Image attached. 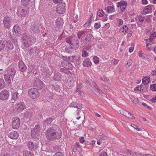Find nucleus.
Returning <instances> with one entry per match:
<instances>
[{
  "label": "nucleus",
  "mask_w": 156,
  "mask_h": 156,
  "mask_svg": "<svg viewBox=\"0 0 156 156\" xmlns=\"http://www.w3.org/2000/svg\"><path fill=\"white\" fill-rule=\"evenodd\" d=\"M41 128L38 125H36L31 130V136L34 137H37L40 134Z\"/></svg>",
  "instance_id": "0eeeda50"
},
{
  "label": "nucleus",
  "mask_w": 156,
  "mask_h": 156,
  "mask_svg": "<svg viewBox=\"0 0 156 156\" xmlns=\"http://www.w3.org/2000/svg\"><path fill=\"white\" fill-rule=\"evenodd\" d=\"M20 148L21 147L18 144H16L14 146L13 149L14 151H16L20 150Z\"/></svg>",
  "instance_id": "e433bc0d"
},
{
  "label": "nucleus",
  "mask_w": 156,
  "mask_h": 156,
  "mask_svg": "<svg viewBox=\"0 0 156 156\" xmlns=\"http://www.w3.org/2000/svg\"><path fill=\"white\" fill-rule=\"evenodd\" d=\"M127 153L128 154H129L131 155L132 156L134 155L135 153L134 152H132L130 150H127Z\"/></svg>",
  "instance_id": "052dcab7"
},
{
  "label": "nucleus",
  "mask_w": 156,
  "mask_h": 156,
  "mask_svg": "<svg viewBox=\"0 0 156 156\" xmlns=\"http://www.w3.org/2000/svg\"><path fill=\"white\" fill-rule=\"evenodd\" d=\"M16 108L20 111L23 110L25 108V106L23 103L20 102L16 105Z\"/></svg>",
  "instance_id": "6ab92c4d"
},
{
  "label": "nucleus",
  "mask_w": 156,
  "mask_h": 156,
  "mask_svg": "<svg viewBox=\"0 0 156 156\" xmlns=\"http://www.w3.org/2000/svg\"><path fill=\"white\" fill-rule=\"evenodd\" d=\"M120 112L122 115L124 116L126 115V114L129 113V112L124 109H122L120 110Z\"/></svg>",
  "instance_id": "49530a36"
},
{
  "label": "nucleus",
  "mask_w": 156,
  "mask_h": 156,
  "mask_svg": "<svg viewBox=\"0 0 156 156\" xmlns=\"http://www.w3.org/2000/svg\"><path fill=\"white\" fill-rule=\"evenodd\" d=\"M128 28L126 25H123L120 28V31H122V32L126 34L127 32V31L128 30Z\"/></svg>",
  "instance_id": "bb28decb"
},
{
  "label": "nucleus",
  "mask_w": 156,
  "mask_h": 156,
  "mask_svg": "<svg viewBox=\"0 0 156 156\" xmlns=\"http://www.w3.org/2000/svg\"><path fill=\"white\" fill-rule=\"evenodd\" d=\"M67 27H69L70 29H72L73 28V26L72 25V23H69L66 25Z\"/></svg>",
  "instance_id": "69168bd1"
},
{
  "label": "nucleus",
  "mask_w": 156,
  "mask_h": 156,
  "mask_svg": "<svg viewBox=\"0 0 156 156\" xmlns=\"http://www.w3.org/2000/svg\"><path fill=\"white\" fill-rule=\"evenodd\" d=\"M11 40L12 42L15 44H17V39L16 37H12L11 38Z\"/></svg>",
  "instance_id": "a19ab883"
},
{
  "label": "nucleus",
  "mask_w": 156,
  "mask_h": 156,
  "mask_svg": "<svg viewBox=\"0 0 156 156\" xmlns=\"http://www.w3.org/2000/svg\"><path fill=\"white\" fill-rule=\"evenodd\" d=\"M19 70L21 72H24L27 69L26 66L22 61H20L18 63Z\"/></svg>",
  "instance_id": "2eb2a0df"
},
{
  "label": "nucleus",
  "mask_w": 156,
  "mask_h": 156,
  "mask_svg": "<svg viewBox=\"0 0 156 156\" xmlns=\"http://www.w3.org/2000/svg\"><path fill=\"white\" fill-rule=\"evenodd\" d=\"M90 35L88 34H84L81 38V41L83 43H88L90 41Z\"/></svg>",
  "instance_id": "dca6fc26"
},
{
  "label": "nucleus",
  "mask_w": 156,
  "mask_h": 156,
  "mask_svg": "<svg viewBox=\"0 0 156 156\" xmlns=\"http://www.w3.org/2000/svg\"><path fill=\"white\" fill-rule=\"evenodd\" d=\"M140 154L141 156H152V155L149 154H143L140 153Z\"/></svg>",
  "instance_id": "774afa93"
},
{
  "label": "nucleus",
  "mask_w": 156,
  "mask_h": 156,
  "mask_svg": "<svg viewBox=\"0 0 156 156\" xmlns=\"http://www.w3.org/2000/svg\"><path fill=\"white\" fill-rule=\"evenodd\" d=\"M9 96V93L6 90H3L0 93V98L2 100H7Z\"/></svg>",
  "instance_id": "9d476101"
},
{
  "label": "nucleus",
  "mask_w": 156,
  "mask_h": 156,
  "mask_svg": "<svg viewBox=\"0 0 156 156\" xmlns=\"http://www.w3.org/2000/svg\"><path fill=\"white\" fill-rule=\"evenodd\" d=\"M101 27V25L100 23H95L94 25V27L95 29H97Z\"/></svg>",
  "instance_id": "8fccbe9b"
},
{
  "label": "nucleus",
  "mask_w": 156,
  "mask_h": 156,
  "mask_svg": "<svg viewBox=\"0 0 156 156\" xmlns=\"http://www.w3.org/2000/svg\"><path fill=\"white\" fill-rule=\"evenodd\" d=\"M53 120V119L51 118H47L44 121V124H47L48 125H50Z\"/></svg>",
  "instance_id": "7c9ffc66"
},
{
  "label": "nucleus",
  "mask_w": 156,
  "mask_h": 156,
  "mask_svg": "<svg viewBox=\"0 0 156 156\" xmlns=\"http://www.w3.org/2000/svg\"><path fill=\"white\" fill-rule=\"evenodd\" d=\"M152 11L151 5H148L146 6L144 10V12L146 14L151 13Z\"/></svg>",
  "instance_id": "aec40b11"
},
{
  "label": "nucleus",
  "mask_w": 156,
  "mask_h": 156,
  "mask_svg": "<svg viewBox=\"0 0 156 156\" xmlns=\"http://www.w3.org/2000/svg\"><path fill=\"white\" fill-rule=\"evenodd\" d=\"M132 60L131 59H129L127 63L126 64V65H128V66L129 67L132 64Z\"/></svg>",
  "instance_id": "680f3d73"
},
{
  "label": "nucleus",
  "mask_w": 156,
  "mask_h": 156,
  "mask_svg": "<svg viewBox=\"0 0 156 156\" xmlns=\"http://www.w3.org/2000/svg\"><path fill=\"white\" fill-rule=\"evenodd\" d=\"M32 115V113L31 112H25L24 114V117L27 119H28L30 118Z\"/></svg>",
  "instance_id": "72a5a7b5"
},
{
  "label": "nucleus",
  "mask_w": 156,
  "mask_h": 156,
  "mask_svg": "<svg viewBox=\"0 0 156 156\" xmlns=\"http://www.w3.org/2000/svg\"><path fill=\"white\" fill-rule=\"evenodd\" d=\"M4 79L6 83L9 85L11 83V79H13V77H10V76L9 74L6 73L4 75Z\"/></svg>",
  "instance_id": "a211bd4d"
},
{
  "label": "nucleus",
  "mask_w": 156,
  "mask_h": 156,
  "mask_svg": "<svg viewBox=\"0 0 156 156\" xmlns=\"http://www.w3.org/2000/svg\"><path fill=\"white\" fill-rule=\"evenodd\" d=\"M82 55L83 57H86L88 55V53L86 51L83 50L82 52Z\"/></svg>",
  "instance_id": "3c124183"
},
{
  "label": "nucleus",
  "mask_w": 156,
  "mask_h": 156,
  "mask_svg": "<svg viewBox=\"0 0 156 156\" xmlns=\"http://www.w3.org/2000/svg\"><path fill=\"white\" fill-rule=\"evenodd\" d=\"M13 29L15 33H17L18 32V31L20 30V28L19 26L15 25L14 26Z\"/></svg>",
  "instance_id": "37998d69"
},
{
  "label": "nucleus",
  "mask_w": 156,
  "mask_h": 156,
  "mask_svg": "<svg viewBox=\"0 0 156 156\" xmlns=\"http://www.w3.org/2000/svg\"><path fill=\"white\" fill-rule=\"evenodd\" d=\"M5 42L4 41H0V51L2 50L5 47Z\"/></svg>",
  "instance_id": "ea45409f"
},
{
  "label": "nucleus",
  "mask_w": 156,
  "mask_h": 156,
  "mask_svg": "<svg viewBox=\"0 0 156 156\" xmlns=\"http://www.w3.org/2000/svg\"><path fill=\"white\" fill-rule=\"evenodd\" d=\"M99 58L97 56H95L94 57V62L96 64H98L99 62Z\"/></svg>",
  "instance_id": "c03bdc74"
},
{
  "label": "nucleus",
  "mask_w": 156,
  "mask_h": 156,
  "mask_svg": "<svg viewBox=\"0 0 156 156\" xmlns=\"http://www.w3.org/2000/svg\"><path fill=\"white\" fill-rule=\"evenodd\" d=\"M145 19L144 16H139V20L140 22H143Z\"/></svg>",
  "instance_id": "13d9d810"
},
{
  "label": "nucleus",
  "mask_w": 156,
  "mask_h": 156,
  "mask_svg": "<svg viewBox=\"0 0 156 156\" xmlns=\"http://www.w3.org/2000/svg\"><path fill=\"white\" fill-rule=\"evenodd\" d=\"M16 73V70L14 68H9L7 74H9L10 76V77H14Z\"/></svg>",
  "instance_id": "412c9836"
},
{
  "label": "nucleus",
  "mask_w": 156,
  "mask_h": 156,
  "mask_svg": "<svg viewBox=\"0 0 156 156\" xmlns=\"http://www.w3.org/2000/svg\"><path fill=\"white\" fill-rule=\"evenodd\" d=\"M156 36V33H154L153 34H152L150 36V38L148 39H147V41L149 42H151L153 39L154 37Z\"/></svg>",
  "instance_id": "4c0bfd02"
},
{
  "label": "nucleus",
  "mask_w": 156,
  "mask_h": 156,
  "mask_svg": "<svg viewBox=\"0 0 156 156\" xmlns=\"http://www.w3.org/2000/svg\"><path fill=\"white\" fill-rule=\"evenodd\" d=\"M76 57L77 56H72L67 58V57L63 56L62 58L63 59L65 60H68L69 61H72L73 62L74 61V58H76Z\"/></svg>",
  "instance_id": "b1692460"
},
{
  "label": "nucleus",
  "mask_w": 156,
  "mask_h": 156,
  "mask_svg": "<svg viewBox=\"0 0 156 156\" xmlns=\"http://www.w3.org/2000/svg\"><path fill=\"white\" fill-rule=\"evenodd\" d=\"M20 119L18 117H16L12 118V127L14 129H18L20 126Z\"/></svg>",
  "instance_id": "1a4fd4ad"
},
{
  "label": "nucleus",
  "mask_w": 156,
  "mask_h": 156,
  "mask_svg": "<svg viewBox=\"0 0 156 156\" xmlns=\"http://www.w3.org/2000/svg\"><path fill=\"white\" fill-rule=\"evenodd\" d=\"M29 12V9L27 7L22 5L18 7L17 13L19 16H26Z\"/></svg>",
  "instance_id": "7ed1b4c3"
},
{
  "label": "nucleus",
  "mask_w": 156,
  "mask_h": 156,
  "mask_svg": "<svg viewBox=\"0 0 156 156\" xmlns=\"http://www.w3.org/2000/svg\"><path fill=\"white\" fill-rule=\"evenodd\" d=\"M150 81V77L148 76L145 77L142 80V82L144 85L147 84Z\"/></svg>",
  "instance_id": "c85d7f7f"
},
{
  "label": "nucleus",
  "mask_w": 156,
  "mask_h": 156,
  "mask_svg": "<svg viewBox=\"0 0 156 156\" xmlns=\"http://www.w3.org/2000/svg\"><path fill=\"white\" fill-rule=\"evenodd\" d=\"M72 49L71 48L66 47L65 48L66 52L67 53H70L72 52Z\"/></svg>",
  "instance_id": "603ef678"
},
{
  "label": "nucleus",
  "mask_w": 156,
  "mask_h": 156,
  "mask_svg": "<svg viewBox=\"0 0 156 156\" xmlns=\"http://www.w3.org/2000/svg\"><path fill=\"white\" fill-rule=\"evenodd\" d=\"M91 65L92 63L90 61V59L89 58H87L85 60L83 63V66L84 67H88L90 66Z\"/></svg>",
  "instance_id": "4be33fe9"
},
{
  "label": "nucleus",
  "mask_w": 156,
  "mask_h": 156,
  "mask_svg": "<svg viewBox=\"0 0 156 156\" xmlns=\"http://www.w3.org/2000/svg\"><path fill=\"white\" fill-rule=\"evenodd\" d=\"M65 5L64 2L60 3L57 6L56 10L57 13L59 14L64 13L66 10Z\"/></svg>",
  "instance_id": "6e6552de"
},
{
  "label": "nucleus",
  "mask_w": 156,
  "mask_h": 156,
  "mask_svg": "<svg viewBox=\"0 0 156 156\" xmlns=\"http://www.w3.org/2000/svg\"><path fill=\"white\" fill-rule=\"evenodd\" d=\"M7 44L6 45V48H7V51H9L13 49V46L10 40L7 41Z\"/></svg>",
  "instance_id": "5701e85b"
},
{
  "label": "nucleus",
  "mask_w": 156,
  "mask_h": 156,
  "mask_svg": "<svg viewBox=\"0 0 156 156\" xmlns=\"http://www.w3.org/2000/svg\"><path fill=\"white\" fill-rule=\"evenodd\" d=\"M45 136L47 139L52 141L59 139L62 136V132L57 126H52L47 129L45 132Z\"/></svg>",
  "instance_id": "f257e3e1"
},
{
  "label": "nucleus",
  "mask_w": 156,
  "mask_h": 156,
  "mask_svg": "<svg viewBox=\"0 0 156 156\" xmlns=\"http://www.w3.org/2000/svg\"><path fill=\"white\" fill-rule=\"evenodd\" d=\"M30 0H21V3L22 6L24 7H27L30 2Z\"/></svg>",
  "instance_id": "c756f323"
},
{
  "label": "nucleus",
  "mask_w": 156,
  "mask_h": 156,
  "mask_svg": "<svg viewBox=\"0 0 156 156\" xmlns=\"http://www.w3.org/2000/svg\"><path fill=\"white\" fill-rule=\"evenodd\" d=\"M34 85L35 87H37L38 89H40L42 88L43 87L42 81L36 78L34 80Z\"/></svg>",
  "instance_id": "4468645a"
},
{
  "label": "nucleus",
  "mask_w": 156,
  "mask_h": 156,
  "mask_svg": "<svg viewBox=\"0 0 156 156\" xmlns=\"http://www.w3.org/2000/svg\"><path fill=\"white\" fill-rule=\"evenodd\" d=\"M106 12L108 13H112L115 12V9L113 7L111 6H108L106 9Z\"/></svg>",
  "instance_id": "cd10ccee"
},
{
  "label": "nucleus",
  "mask_w": 156,
  "mask_h": 156,
  "mask_svg": "<svg viewBox=\"0 0 156 156\" xmlns=\"http://www.w3.org/2000/svg\"><path fill=\"white\" fill-rule=\"evenodd\" d=\"M118 21V25L119 27H120L123 24V21L122 20L120 19H117Z\"/></svg>",
  "instance_id": "4d7b16f0"
},
{
  "label": "nucleus",
  "mask_w": 156,
  "mask_h": 156,
  "mask_svg": "<svg viewBox=\"0 0 156 156\" xmlns=\"http://www.w3.org/2000/svg\"><path fill=\"white\" fill-rule=\"evenodd\" d=\"M29 30L30 31L32 34L37 33L39 31L38 27L37 25L35 24H31L30 26Z\"/></svg>",
  "instance_id": "f8f14e48"
},
{
  "label": "nucleus",
  "mask_w": 156,
  "mask_h": 156,
  "mask_svg": "<svg viewBox=\"0 0 156 156\" xmlns=\"http://www.w3.org/2000/svg\"><path fill=\"white\" fill-rule=\"evenodd\" d=\"M29 97L32 99H36L39 96V93L37 89L35 88L30 89L28 92Z\"/></svg>",
  "instance_id": "39448f33"
},
{
  "label": "nucleus",
  "mask_w": 156,
  "mask_h": 156,
  "mask_svg": "<svg viewBox=\"0 0 156 156\" xmlns=\"http://www.w3.org/2000/svg\"><path fill=\"white\" fill-rule=\"evenodd\" d=\"M131 100L135 104H136L138 103V100L137 98H135L134 97H131Z\"/></svg>",
  "instance_id": "a18cd8bd"
},
{
  "label": "nucleus",
  "mask_w": 156,
  "mask_h": 156,
  "mask_svg": "<svg viewBox=\"0 0 156 156\" xmlns=\"http://www.w3.org/2000/svg\"><path fill=\"white\" fill-rule=\"evenodd\" d=\"M93 83L94 84L93 85L95 87L96 89L98 91L99 94H101V93H102V91L99 88L97 84L95 83Z\"/></svg>",
  "instance_id": "79ce46f5"
},
{
  "label": "nucleus",
  "mask_w": 156,
  "mask_h": 156,
  "mask_svg": "<svg viewBox=\"0 0 156 156\" xmlns=\"http://www.w3.org/2000/svg\"><path fill=\"white\" fill-rule=\"evenodd\" d=\"M143 90V89L142 88L141 86H140V87H135L134 90L135 91H136L137 90H140V91H142Z\"/></svg>",
  "instance_id": "6e6d98bb"
},
{
  "label": "nucleus",
  "mask_w": 156,
  "mask_h": 156,
  "mask_svg": "<svg viewBox=\"0 0 156 156\" xmlns=\"http://www.w3.org/2000/svg\"><path fill=\"white\" fill-rule=\"evenodd\" d=\"M31 153L30 151H26L23 152V156H28V155Z\"/></svg>",
  "instance_id": "864d4df0"
},
{
  "label": "nucleus",
  "mask_w": 156,
  "mask_h": 156,
  "mask_svg": "<svg viewBox=\"0 0 156 156\" xmlns=\"http://www.w3.org/2000/svg\"><path fill=\"white\" fill-rule=\"evenodd\" d=\"M100 156H108L107 153L105 152H102L100 154Z\"/></svg>",
  "instance_id": "e2e57ef3"
},
{
  "label": "nucleus",
  "mask_w": 156,
  "mask_h": 156,
  "mask_svg": "<svg viewBox=\"0 0 156 156\" xmlns=\"http://www.w3.org/2000/svg\"><path fill=\"white\" fill-rule=\"evenodd\" d=\"M69 43L75 48H78L79 46V41L75 34L70 37L69 38Z\"/></svg>",
  "instance_id": "20e7f679"
},
{
  "label": "nucleus",
  "mask_w": 156,
  "mask_h": 156,
  "mask_svg": "<svg viewBox=\"0 0 156 156\" xmlns=\"http://www.w3.org/2000/svg\"><path fill=\"white\" fill-rule=\"evenodd\" d=\"M55 156H63V155L61 153L58 152L55 154Z\"/></svg>",
  "instance_id": "338daca9"
},
{
  "label": "nucleus",
  "mask_w": 156,
  "mask_h": 156,
  "mask_svg": "<svg viewBox=\"0 0 156 156\" xmlns=\"http://www.w3.org/2000/svg\"><path fill=\"white\" fill-rule=\"evenodd\" d=\"M117 6L120 7L121 12H124L127 5V3L124 1H121L117 3Z\"/></svg>",
  "instance_id": "9b49d317"
},
{
  "label": "nucleus",
  "mask_w": 156,
  "mask_h": 156,
  "mask_svg": "<svg viewBox=\"0 0 156 156\" xmlns=\"http://www.w3.org/2000/svg\"><path fill=\"white\" fill-rule=\"evenodd\" d=\"M151 89L153 91H156V84H153L150 86Z\"/></svg>",
  "instance_id": "09e8293b"
},
{
  "label": "nucleus",
  "mask_w": 156,
  "mask_h": 156,
  "mask_svg": "<svg viewBox=\"0 0 156 156\" xmlns=\"http://www.w3.org/2000/svg\"><path fill=\"white\" fill-rule=\"evenodd\" d=\"M18 95V93L17 92H13L12 93V98L13 100L16 101Z\"/></svg>",
  "instance_id": "c9c22d12"
},
{
  "label": "nucleus",
  "mask_w": 156,
  "mask_h": 156,
  "mask_svg": "<svg viewBox=\"0 0 156 156\" xmlns=\"http://www.w3.org/2000/svg\"><path fill=\"white\" fill-rule=\"evenodd\" d=\"M99 138L102 140H105L107 138V136L104 134L99 135L98 136Z\"/></svg>",
  "instance_id": "de8ad7c7"
},
{
  "label": "nucleus",
  "mask_w": 156,
  "mask_h": 156,
  "mask_svg": "<svg viewBox=\"0 0 156 156\" xmlns=\"http://www.w3.org/2000/svg\"><path fill=\"white\" fill-rule=\"evenodd\" d=\"M12 19L9 16H5L3 20V24L5 28L9 29L11 26Z\"/></svg>",
  "instance_id": "423d86ee"
},
{
  "label": "nucleus",
  "mask_w": 156,
  "mask_h": 156,
  "mask_svg": "<svg viewBox=\"0 0 156 156\" xmlns=\"http://www.w3.org/2000/svg\"><path fill=\"white\" fill-rule=\"evenodd\" d=\"M77 105V103L76 102H73L70 105V106L72 107H74V108H76V105Z\"/></svg>",
  "instance_id": "bf43d9fd"
},
{
  "label": "nucleus",
  "mask_w": 156,
  "mask_h": 156,
  "mask_svg": "<svg viewBox=\"0 0 156 156\" xmlns=\"http://www.w3.org/2000/svg\"><path fill=\"white\" fill-rule=\"evenodd\" d=\"M87 33V31H79L77 34V36L78 38L80 39L82 37V35L84 34L85 33Z\"/></svg>",
  "instance_id": "473e14b6"
},
{
  "label": "nucleus",
  "mask_w": 156,
  "mask_h": 156,
  "mask_svg": "<svg viewBox=\"0 0 156 156\" xmlns=\"http://www.w3.org/2000/svg\"><path fill=\"white\" fill-rule=\"evenodd\" d=\"M138 54L140 57L144 58H147L148 57V55H147L145 54L142 53L141 51H139Z\"/></svg>",
  "instance_id": "f704fd0d"
},
{
  "label": "nucleus",
  "mask_w": 156,
  "mask_h": 156,
  "mask_svg": "<svg viewBox=\"0 0 156 156\" xmlns=\"http://www.w3.org/2000/svg\"><path fill=\"white\" fill-rule=\"evenodd\" d=\"M63 22L61 18H58L56 20L55 22V28H61L63 26Z\"/></svg>",
  "instance_id": "ddd939ff"
},
{
  "label": "nucleus",
  "mask_w": 156,
  "mask_h": 156,
  "mask_svg": "<svg viewBox=\"0 0 156 156\" xmlns=\"http://www.w3.org/2000/svg\"><path fill=\"white\" fill-rule=\"evenodd\" d=\"M22 39L24 44V49L27 48L34 43L36 41V39L33 36H31L26 33L24 34Z\"/></svg>",
  "instance_id": "f03ea898"
},
{
  "label": "nucleus",
  "mask_w": 156,
  "mask_h": 156,
  "mask_svg": "<svg viewBox=\"0 0 156 156\" xmlns=\"http://www.w3.org/2000/svg\"><path fill=\"white\" fill-rule=\"evenodd\" d=\"M61 78V75L59 73H56L53 77V80L55 81H58L60 80Z\"/></svg>",
  "instance_id": "393cba45"
},
{
  "label": "nucleus",
  "mask_w": 156,
  "mask_h": 156,
  "mask_svg": "<svg viewBox=\"0 0 156 156\" xmlns=\"http://www.w3.org/2000/svg\"><path fill=\"white\" fill-rule=\"evenodd\" d=\"M27 146L29 149L31 151L34 150V147L33 143L31 141H29L27 144Z\"/></svg>",
  "instance_id": "a878e982"
},
{
  "label": "nucleus",
  "mask_w": 156,
  "mask_h": 156,
  "mask_svg": "<svg viewBox=\"0 0 156 156\" xmlns=\"http://www.w3.org/2000/svg\"><path fill=\"white\" fill-rule=\"evenodd\" d=\"M97 15L100 17H102L105 14L102 10H99L97 12Z\"/></svg>",
  "instance_id": "58836bf2"
},
{
  "label": "nucleus",
  "mask_w": 156,
  "mask_h": 156,
  "mask_svg": "<svg viewBox=\"0 0 156 156\" xmlns=\"http://www.w3.org/2000/svg\"><path fill=\"white\" fill-rule=\"evenodd\" d=\"M8 137L12 139H16L18 138L19 135L16 131L12 132L8 134Z\"/></svg>",
  "instance_id": "f3484780"
},
{
  "label": "nucleus",
  "mask_w": 156,
  "mask_h": 156,
  "mask_svg": "<svg viewBox=\"0 0 156 156\" xmlns=\"http://www.w3.org/2000/svg\"><path fill=\"white\" fill-rule=\"evenodd\" d=\"M126 115H125V116H126L127 117L129 118H133V115L130 113L129 112V113H127L126 114Z\"/></svg>",
  "instance_id": "5fc2aeb1"
},
{
  "label": "nucleus",
  "mask_w": 156,
  "mask_h": 156,
  "mask_svg": "<svg viewBox=\"0 0 156 156\" xmlns=\"http://www.w3.org/2000/svg\"><path fill=\"white\" fill-rule=\"evenodd\" d=\"M79 140L81 143H83L85 141V140L83 137H81L80 138Z\"/></svg>",
  "instance_id": "0e129e2a"
},
{
  "label": "nucleus",
  "mask_w": 156,
  "mask_h": 156,
  "mask_svg": "<svg viewBox=\"0 0 156 156\" xmlns=\"http://www.w3.org/2000/svg\"><path fill=\"white\" fill-rule=\"evenodd\" d=\"M5 86V84L4 80L2 79H0V89L3 88Z\"/></svg>",
  "instance_id": "2f4dec72"
}]
</instances>
